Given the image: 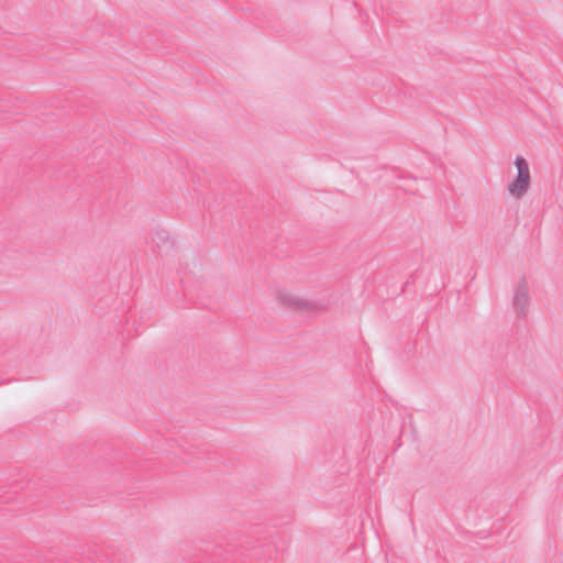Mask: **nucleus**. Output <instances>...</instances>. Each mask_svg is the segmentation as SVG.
<instances>
[{"label": "nucleus", "mask_w": 563, "mask_h": 563, "mask_svg": "<svg viewBox=\"0 0 563 563\" xmlns=\"http://www.w3.org/2000/svg\"><path fill=\"white\" fill-rule=\"evenodd\" d=\"M275 300L280 307L291 309L306 316H317L324 310L323 306L319 302L309 300L288 289L278 290Z\"/></svg>", "instance_id": "f257e3e1"}, {"label": "nucleus", "mask_w": 563, "mask_h": 563, "mask_svg": "<svg viewBox=\"0 0 563 563\" xmlns=\"http://www.w3.org/2000/svg\"><path fill=\"white\" fill-rule=\"evenodd\" d=\"M516 173L507 186L509 195L516 199L522 198L531 185L530 166L526 158L517 156L514 161Z\"/></svg>", "instance_id": "f03ea898"}, {"label": "nucleus", "mask_w": 563, "mask_h": 563, "mask_svg": "<svg viewBox=\"0 0 563 563\" xmlns=\"http://www.w3.org/2000/svg\"><path fill=\"white\" fill-rule=\"evenodd\" d=\"M515 305L520 312H523L528 306V291L525 287L517 289L515 295Z\"/></svg>", "instance_id": "7ed1b4c3"}]
</instances>
